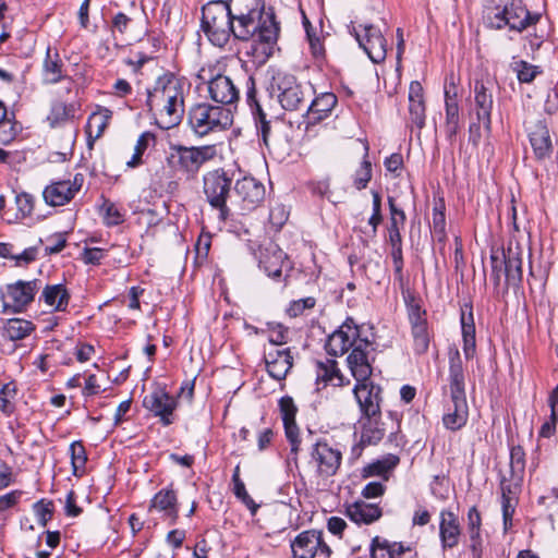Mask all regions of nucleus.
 <instances>
[{
	"mask_svg": "<svg viewBox=\"0 0 558 558\" xmlns=\"http://www.w3.org/2000/svg\"><path fill=\"white\" fill-rule=\"evenodd\" d=\"M233 31L232 35L239 40L254 38L252 54L259 62H265L274 53V48L279 36V24L276 21L272 9L266 13L253 14L251 12H231Z\"/></svg>",
	"mask_w": 558,
	"mask_h": 558,
	"instance_id": "nucleus-1",
	"label": "nucleus"
},
{
	"mask_svg": "<svg viewBox=\"0 0 558 558\" xmlns=\"http://www.w3.org/2000/svg\"><path fill=\"white\" fill-rule=\"evenodd\" d=\"M183 78L171 72L157 77L153 89L147 94V106L161 129L169 130L178 125L184 116Z\"/></svg>",
	"mask_w": 558,
	"mask_h": 558,
	"instance_id": "nucleus-2",
	"label": "nucleus"
},
{
	"mask_svg": "<svg viewBox=\"0 0 558 558\" xmlns=\"http://www.w3.org/2000/svg\"><path fill=\"white\" fill-rule=\"evenodd\" d=\"M448 381L452 405H448L447 412L442 416V423L447 429L454 432L461 429L469 417L464 369L458 350L449 355Z\"/></svg>",
	"mask_w": 558,
	"mask_h": 558,
	"instance_id": "nucleus-3",
	"label": "nucleus"
},
{
	"mask_svg": "<svg viewBox=\"0 0 558 558\" xmlns=\"http://www.w3.org/2000/svg\"><path fill=\"white\" fill-rule=\"evenodd\" d=\"M217 155L214 145L183 146L173 145L166 157V165L173 174L185 175L186 179H194L201 168Z\"/></svg>",
	"mask_w": 558,
	"mask_h": 558,
	"instance_id": "nucleus-4",
	"label": "nucleus"
},
{
	"mask_svg": "<svg viewBox=\"0 0 558 558\" xmlns=\"http://www.w3.org/2000/svg\"><path fill=\"white\" fill-rule=\"evenodd\" d=\"M232 122L233 114L229 107L209 102L195 104L187 113V123L197 136L227 130Z\"/></svg>",
	"mask_w": 558,
	"mask_h": 558,
	"instance_id": "nucleus-5",
	"label": "nucleus"
},
{
	"mask_svg": "<svg viewBox=\"0 0 558 558\" xmlns=\"http://www.w3.org/2000/svg\"><path fill=\"white\" fill-rule=\"evenodd\" d=\"M231 9L225 1L208 2L202 10V29L208 40L217 47H225L233 31Z\"/></svg>",
	"mask_w": 558,
	"mask_h": 558,
	"instance_id": "nucleus-6",
	"label": "nucleus"
},
{
	"mask_svg": "<svg viewBox=\"0 0 558 558\" xmlns=\"http://www.w3.org/2000/svg\"><path fill=\"white\" fill-rule=\"evenodd\" d=\"M40 279L16 280L0 289L2 313L21 314L28 310L41 289Z\"/></svg>",
	"mask_w": 558,
	"mask_h": 558,
	"instance_id": "nucleus-7",
	"label": "nucleus"
},
{
	"mask_svg": "<svg viewBox=\"0 0 558 558\" xmlns=\"http://www.w3.org/2000/svg\"><path fill=\"white\" fill-rule=\"evenodd\" d=\"M197 78L207 85L209 97L219 106H231L240 99V90L234 81L228 75L214 74L210 68H202Z\"/></svg>",
	"mask_w": 558,
	"mask_h": 558,
	"instance_id": "nucleus-8",
	"label": "nucleus"
},
{
	"mask_svg": "<svg viewBox=\"0 0 558 558\" xmlns=\"http://www.w3.org/2000/svg\"><path fill=\"white\" fill-rule=\"evenodd\" d=\"M231 179L227 177L223 169L208 171L203 177V191L209 205L220 213V218L226 220L229 216L227 197L230 192Z\"/></svg>",
	"mask_w": 558,
	"mask_h": 558,
	"instance_id": "nucleus-9",
	"label": "nucleus"
},
{
	"mask_svg": "<svg viewBox=\"0 0 558 558\" xmlns=\"http://www.w3.org/2000/svg\"><path fill=\"white\" fill-rule=\"evenodd\" d=\"M292 558H329L330 547L325 543L323 532L307 530L298 534L290 544Z\"/></svg>",
	"mask_w": 558,
	"mask_h": 558,
	"instance_id": "nucleus-10",
	"label": "nucleus"
},
{
	"mask_svg": "<svg viewBox=\"0 0 558 558\" xmlns=\"http://www.w3.org/2000/svg\"><path fill=\"white\" fill-rule=\"evenodd\" d=\"M342 453L338 448L331 447L327 441H317L311 451V463L319 477L328 478L339 470Z\"/></svg>",
	"mask_w": 558,
	"mask_h": 558,
	"instance_id": "nucleus-11",
	"label": "nucleus"
},
{
	"mask_svg": "<svg viewBox=\"0 0 558 558\" xmlns=\"http://www.w3.org/2000/svg\"><path fill=\"white\" fill-rule=\"evenodd\" d=\"M374 344L367 339H360L347 357L348 366L356 381L369 379L374 362Z\"/></svg>",
	"mask_w": 558,
	"mask_h": 558,
	"instance_id": "nucleus-12",
	"label": "nucleus"
},
{
	"mask_svg": "<svg viewBox=\"0 0 558 558\" xmlns=\"http://www.w3.org/2000/svg\"><path fill=\"white\" fill-rule=\"evenodd\" d=\"M360 339H362L360 328L353 318L349 317L328 337L325 350L329 355L340 356L347 353L350 348L353 349Z\"/></svg>",
	"mask_w": 558,
	"mask_h": 558,
	"instance_id": "nucleus-13",
	"label": "nucleus"
},
{
	"mask_svg": "<svg viewBox=\"0 0 558 558\" xmlns=\"http://www.w3.org/2000/svg\"><path fill=\"white\" fill-rule=\"evenodd\" d=\"M246 102L251 108L257 132L262 136L263 143L269 146L272 129L276 124H279V121L276 118L268 119L267 113L257 100L256 84L253 76H248L246 80Z\"/></svg>",
	"mask_w": 558,
	"mask_h": 558,
	"instance_id": "nucleus-14",
	"label": "nucleus"
},
{
	"mask_svg": "<svg viewBox=\"0 0 558 558\" xmlns=\"http://www.w3.org/2000/svg\"><path fill=\"white\" fill-rule=\"evenodd\" d=\"M363 34L354 31L360 47L365 51L374 63L385 61L387 56V40L381 31L373 24L361 25Z\"/></svg>",
	"mask_w": 558,
	"mask_h": 558,
	"instance_id": "nucleus-15",
	"label": "nucleus"
},
{
	"mask_svg": "<svg viewBox=\"0 0 558 558\" xmlns=\"http://www.w3.org/2000/svg\"><path fill=\"white\" fill-rule=\"evenodd\" d=\"M278 100L286 110H298L305 105V90L293 75H278L276 78Z\"/></svg>",
	"mask_w": 558,
	"mask_h": 558,
	"instance_id": "nucleus-16",
	"label": "nucleus"
},
{
	"mask_svg": "<svg viewBox=\"0 0 558 558\" xmlns=\"http://www.w3.org/2000/svg\"><path fill=\"white\" fill-rule=\"evenodd\" d=\"M143 407L158 416L165 426L173 423V411L177 408L175 399L165 388L157 387L143 399Z\"/></svg>",
	"mask_w": 558,
	"mask_h": 558,
	"instance_id": "nucleus-17",
	"label": "nucleus"
},
{
	"mask_svg": "<svg viewBox=\"0 0 558 558\" xmlns=\"http://www.w3.org/2000/svg\"><path fill=\"white\" fill-rule=\"evenodd\" d=\"M258 252L259 267L268 277L281 278L283 268L289 266L287 254L272 241L262 244Z\"/></svg>",
	"mask_w": 558,
	"mask_h": 558,
	"instance_id": "nucleus-18",
	"label": "nucleus"
},
{
	"mask_svg": "<svg viewBox=\"0 0 558 558\" xmlns=\"http://www.w3.org/2000/svg\"><path fill=\"white\" fill-rule=\"evenodd\" d=\"M83 175L76 174L74 180H62L46 186L43 196L50 206H63L69 203L80 191L83 183Z\"/></svg>",
	"mask_w": 558,
	"mask_h": 558,
	"instance_id": "nucleus-19",
	"label": "nucleus"
},
{
	"mask_svg": "<svg viewBox=\"0 0 558 558\" xmlns=\"http://www.w3.org/2000/svg\"><path fill=\"white\" fill-rule=\"evenodd\" d=\"M381 388L369 379L356 381L353 389L363 416H380Z\"/></svg>",
	"mask_w": 558,
	"mask_h": 558,
	"instance_id": "nucleus-20",
	"label": "nucleus"
},
{
	"mask_svg": "<svg viewBox=\"0 0 558 558\" xmlns=\"http://www.w3.org/2000/svg\"><path fill=\"white\" fill-rule=\"evenodd\" d=\"M234 194L243 210H252L264 201L265 186L252 177H244L235 182Z\"/></svg>",
	"mask_w": 558,
	"mask_h": 558,
	"instance_id": "nucleus-21",
	"label": "nucleus"
},
{
	"mask_svg": "<svg viewBox=\"0 0 558 558\" xmlns=\"http://www.w3.org/2000/svg\"><path fill=\"white\" fill-rule=\"evenodd\" d=\"M458 88L454 85L453 76L446 78L445 82V108H446V124L445 130L447 136L451 140L456 136L459 130V104H458Z\"/></svg>",
	"mask_w": 558,
	"mask_h": 558,
	"instance_id": "nucleus-22",
	"label": "nucleus"
},
{
	"mask_svg": "<svg viewBox=\"0 0 558 558\" xmlns=\"http://www.w3.org/2000/svg\"><path fill=\"white\" fill-rule=\"evenodd\" d=\"M267 372L276 380H283L293 365L290 349H276L265 352Z\"/></svg>",
	"mask_w": 558,
	"mask_h": 558,
	"instance_id": "nucleus-23",
	"label": "nucleus"
},
{
	"mask_svg": "<svg viewBox=\"0 0 558 558\" xmlns=\"http://www.w3.org/2000/svg\"><path fill=\"white\" fill-rule=\"evenodd\" d=\"M317 389L331 385L333 387H343L350 384V380L343 376L336 360L326 359L315 363Z\"/></svg>",
	"mask_w": 558,
	"mask_h": 558,
	"instance_id": "nucleus-24",
	"label": "nucleus"
},
{
	"mask_svg": "<svg viewBox=\"0 0 558 558\" xmlns=\"http://www.w3.org/2000/svg\"><path fill=\"white\" fill-rule=\"evenodd\" d=\"M154 510L162 513V518L169 519L171 523H175L179 517V502L172 487H166L156 493L149 506V511Z\"/></svg>",
	"mask_w": 558,
	"mask_h": 558,
	"instance_id": "nucleus-25",
	"label": "nucleus"
},
{
	"mask_svg": "<svg viewBox=\"0 0 558 558\" xmlns=\"http://www.w3.org/2000/svg\"><path fill=\"white\" fill-rule=\"evenodd\" d=\"M529 137L535 157L538 160L549 158L553 153V142L547 125L538 120L529 128Z\"/></svg>",
	"mask_w": 558,
	"mask_h": 558,
	"instance_id": "nucleus-26",
	"label": "nucleus"
},
{
	"mask_svg": "<svg viewBox=\"0 0 558 558\" xmlns=\"http://www.w3.org/2000/svg\"><path fill=\"white\" fill-rule=\"evenodd\" d=\"M425 111L423 86L418 81H413L409 87V114L411 123L418 130H422L425 125Z\"/></svg>",
	"mask_w": 558,
	"mask_h": 558,
	"instance_id": "nucleus-27",
	"label": "nucleus"
},
{
	"mask_svg": "<svg viewBox=\"0 0 558 558\" xmlns=\"http://www.w3.org/2000/svg\"><path fill=\"white\" fill-rule=\"evenodd\" d=\"M345 514L359 525H368L377 521L383 515V511L376 504L356 500L345 507Z\"/></svg>",
	"mask_w": 558,
	"mask_h": 558,
	"instance_id": "nucleus-28",
	"label": "nucleus"
},
{
	"mask_svg": "<svg viewBox=\"0 0 558 558\" xmlns=\"http://www.w3.org/2000/svg\"><path fill=\"white\" fill-rule=\"evenodd\" d=\"M461 527L458 517L449 510L440 512L439 537L444 548H453L459 544Z\"/></svg>",
	"mask_w": 558,
	"mask_h": 558,
	"instance_id": "nucleus-29",
	"label": "nucleus"
},
{
	"mask_svg": "<svg viewBox=\"0 0 558 558\" xmlns=\"http://www.w3.org/2000/svg\"><path fill=\"white\" fill-rule=\"evenodd\" d=\"M505 277L508 286H519L522 281V250L519 245H509L502 250Z\"/></svg>",
	"mask_w": 558,
	"mask_h": 558,
	"instance_id": "nucleus-30",
	"label": "nucleus"
},
{
	"mask_svg": "<svg viewBox=\"0 0 558 558\" xmlns=\"http://www.w3.org/2000/svg\"><path fill=\"white\" fill-rule=\"evenodd\" d=\"M505 13L509 28L517 32L526 29L538 20L537 15H532L518 0L505 4Z\"/></svg>",
	"mask_w": 558,
	"mask_h": 558,
	"instance_id": "nucleus-31",
	"label": "nucleus"
},
{
	"mask_svg": "<svg viewBox=\"0 0 558 558\" xmlns=\"http://www.w3.org/2000/svg\"><path fill=\"white\" fill-rule=\"evenodd\" d=\"M474 101L477 121L482 122L487 131H490L493 95L483 82L476 81L474 84Z\"/></svg>",
	"mask_w": 558,
	"mask_h": 558,
	"instance_id": "nucleus-32",
	"label": "nucleus"
},
{
	"mask_svg": "<svg viewBox=\"0 0 558 558\" xmlns=\"http://www.w3.org/2000/svg\"><path fill=\"white\" fill-rule=\"evenodd\" d=\"M41 294L39 301H43L48 307L54 312H65L69 302L70 293L66 287L62 283L41 286Z\"/></svg>",
	"mask_w": 558,
	"mask_h": 558,
	"instance_id": "nucleus-33",
	"label": "nucleus"
},
{
	"mask_svg": "<svg viewBox=\"0 0 558 558\" xmlns=\"http://www.w3.org/2000/svg\"><path fill=\"white\" fill-rule=\"evenodd\" d=\"M461 328L463 338V353L466 360L475 354V325L473 318V307L471 304H464L461 308Z\"/></svg>",
	"mask_w": 558,
	"mask_h": 558,
	"instance_id": "nucleus-34",
	"label": "nucleus"
},
{
	"mask_svg": "<svg viewBox=\"0 0 558 558\" xmlns=\"http://www.w3.org/2000/svg\"><path fill=\"white\" fill-rule=\"evenodd\" d=\"M64 77V63L59 52L49 47L43 62V82L45 84H56Z\"/></svg>",
	"mask_w": 558,
	"mask_h": 558,
	"instance_id": "nucleus-35",
	"label": "nucleus"
},
{
	"mask_svg": "<svg viewBox=\"0 0 558 558\" xmlns=\"http://www.w3.org/2000/svg\"><path fill=\"white\" fill-rule=\"evenodd\" d=\"M338 102L333 93H323L317 96L307 109V118L311 123H317L327 118Z\"/></svg>",
	"mask_w": 558,
	"mask_h": 558,
	"instance_id": "nucleus-36",
	"label": "nucleus"
},
{
	"mask_svg": "<svg viewBox=\"0 0 558 558\" xmlns=\"http://www.w3.org/2000/svg\"><path fill=\"white\" fill-rule=\"evenodd\" d=\"M482 518L476 507L468 511V532L470 535V548L474 558L482 557V537H481Z\"/></svg>",
	"mask_w": 558,
	"mask_h": 558,
	"instance_id": "nucleus-37",
	"label": "nucleus"
},
{
	"mask_svg": "<svg viewBox=\"0 0 558 558\" xmlns=\"http://www.w3.org/2000/svg\"><path fill=\"white\" fill-rule=\"evenodd\" d=\"M76 105L74 102H63L56 100L52 102L50 111L47 116V122L51 128L64 125L72 121L75 117Z\"/></svg>",
	"mask_w": 558,
	"mask_h": 558,
	"instance_id": "nucleus-38",
	"label": "nucleus"
},
{
	"mask_svg": "<svg viewBox=\"0 0 558 558\" xmlns=\"http://www.w3.org/2000/svg\"><path fill=\"white\" fill-rule=\"evenodd\" d=\"M35 330V325L27 319L10 318L2 327V336L11 341L23 340Z\"/></svg>",
	"mask_w": 558,
	"mask_h": 558,
	"instance_id": "nucleus-39",
	"label": "nucleus"
},
{
	"mask_svg": "<svg viewBox=\"0 0 558 558\" xmlns=\"http://www.w3.org/2000/svg\"><path fill=\"white\" fill-rule=\"evenodd\" d=\"M386 429L379 416H364L362 422V445H377L385 436Z\"/></svg>",
	"mask_w": 558,
	"mask_h": 558,
	"instance_id": "nucleus-40",
	"label": "nucleus"
},
{
	"mask_svg": "<svg viewBox=\"0 0 558 558\" xmlns=\"http://www.w3.org/2000/svg\"><path fill=\"white\" fill-rule=\"evenodd\" d=\"M405 548L400 543H389L376 536L372 541L371 557L372 558H401L405 553Z\"/></svg>",
	"mask_w": 558,
	"mask_h": 558,
	"instance_id": "nucleus-41",
	"label": "nucleus"
},
{
	"mask_svg": "<svg viewBox=\"0 0 558 558\" xmlns=\"http://www.w3.org/2000/svg\"><path fill=\"white\" fill-rule=\"evenodd\" d=\"M388 205L390 211L388 242L396 244V242H402L400 230L403 228L407 217L405 213L397 207L393 197H388Z\"/></svg>",
	"mask_w": 558,
	"mask_h": 558,
	"instance_id": "nucleus-42",
	"label": "nucleus"
},
{
	"mask_svg": "<svg viewBox=\"0 0 558 558\" xmlns=\"http://www.w3.org/2000/svg\"><path fill=\"white\" fill-rule=\"evenodd\" d=\"M399 461V457L396 454H387L383 459L376 460L366 465L363 470V475L365 477L380 476L384 481H387L388 474L398 465Z\"/></svg>",
	"mask_w": 558,
	"mask_h": 558,
	"instance_id": "nucleus-43",
	"label": "nucleus"
},
{
	"mask_svg": "<svg viewBox=\"0 0 558 558\" xmlns=\"http://www.w3.org/2000/svg\"><path fill=\"white\" fill-rule=\"evenodd\" d=\"M110 118L111 111L106 108H100L96 112H93L86 125L88 136L94 140L99 138L108 126Z\"/></svg>",
	"mask_w": 558,
	"mask_h": 558,
	"instance_id": "nucleus-44",
	"label": "nucleus"
},
{
	"mask_svg": "<svg viewBox=\"0 0 558 558\" xmlns=\"http://www.w3.org/2000/svg\"><path fill=\"white\" fill-rule=\"evenodd\" d=\"M404 300L411 327L416 325H426V311L422 307L421 300L413 294H408L404 296Z\"/></svg>",
	"mask_w": 558,
	"mask_h": 558,
	"instance_id": "nucleus-45",
	"label": "nucleus"
},
{
	"mask_svg": "<svg viewBox=\"0 0 558 558\" xmlns=\"http://www.w3.org/2000/svg\"><path fill=\"white\" fill-rule=\"evenodd\" d=\"M512 71L517 74V78L522 84L532 83L537 75L542 73L539 66L529 63L524 60L514 61L511 64Z\"/></svg>",
	"mask_w": 558,
	"mask_h": 558,
	"instance_id": "nucleus-46",
	"label": "nucleus"
},
{
	"mask_svg": "<svg viewBox=\"0 0 558 558\" xmlns=\"http://www.w3.org/2000/svg\"><path fill=\"white\" fill-rule=\"evenodd\" d=\"M70 454L73 474L78 476L84 472L87 462L86 450L82 441H73L70 445Z\"/></svg>",
	"mask_w": 558,
	"mask_h": 558,
	"instance_id": "nucleus-47",
	"label": "nucleus"
},
{
	"mask_svg": "<svg viewBox=\"0 0 558 558\" xmlns=\"http://www.w3.org/2000/svg\"><path fill=\"white\" fill-rule=\"evenodd\" d=\"M364 157L361 162L360 168L355 171L353 177V184L357 190H363L367 186L368 182L372 179V163L367 159L368 157V145L366 144L364 147Z\"/></svg>",
	"mask_w": 558,
	"mask_h": 558,
	"instance_id": "nucleus-48",
	"label": "nucleus"
},
{
	"mask_svg": "<svg viewBox=\"0 0 558 558\" xmlns=\"http://www.w3.org/2000/svg\"><path fill=\"white\" fill-rule=\"evenodd\" d=\"M227 5L232 12L266 13L264 0H228Z\"/></svg>",
	"mask_w": 558,
	"mask_h": 558,
	"instance_id": "nucleus-49",
	"label": "nucleus"
},
{
	"mask_svg": "<svg viewBox=\"0 0 558 558\" xmlns=\"http://www.w3.org/2000/svg\"><path fill=\"white\" fill-rule=\"evenodd\" d=\"M15 396L16 386L13 383L5 384L0 389V411L7 416L11 415L15 410Z\"/></svg>",
	"mask_w": 558,
	"mask_h": 558,
	"instance_id": "nucleus-50",
	"label": "nucleus"
},
{
	"mask_svg": "<svg viewBox=\"0 0 558 558\" xmlns=\"http://www.w3.org/2000/svg\"><path fill=\"white\" fill-rule=\"evenodd\" d=\"M15 206L16 214L15 217L17 219H24L29 217L33 214L35 206V198L32 194L26 192H21L15 196Z\"/></svg>",
	"mask_w": 558,
	"mask_h": 558,
	"instance_id": "nucleus-51",
	"label": "nucleus"
},
{
	"mask_svg": "<svg viewBox=\"0 0 558 558\" xmlns=\"http://www.w3.org/2000/svg\"><path fill=\"white\" fill-rule=\"evenodd\" d=\"M524 475L511 474L509 477L504 476L500 481L501 497H518Z\"/></svg>",
	"mask_w": 558,
	"mask_h": 558,
	"instance_id": "nucleus-52",
	"label": "nucleus"
},
{
	"mask_svg": "<svg viewBox=\"0 0 558 558\" xmlns=\"http://www.w3.org/2000/svg\"><path fill=\"white\" fill-rule=\"evenodd\" d=\"M412 335L414 339V350L417 354H423L428 350L429 335L426 325H416L412 327Z\"/></svg>",
	"mask_w": 558,
	"mask_h": 558,
	"instance_id": "nucleus-53",
	"label": "nucleus"
},
{
	"mask_svg": "<svg viewBox=\"0 0 558 558\" xmlns=\"http://www.w3.org/2000/svg\"><path fill=\"white\" fill-rule=\"evenodd\" d=\"M525 452L521 446H514L510 450V473L524 475Z\"/></svg>",
	"mask_w": 558,
	"mask_h": 558,
	"instance_id": "nucleus-54",
	"label": "nucleus"
},
{
	"mask_svg": "<svg viewBox=\"0 0 558 558\" xmlns=\"http://www.w3.org/2000/svg\"><path fill=\"white\" fill-rule=\"evenodd\" d=\"M34 512L37 517V522L40 526H46L48 521L51 520L53 513L52 501L41 499L34 504Z\"/></svg>",
	"mask_w": 558,
	"mask_h": 558,
	"instance_id": "nucleus-55",
	"label": "nucleus"
},
{
	"mask_svg": "<svg viewBox=\"0 0 558 558\" xmlns=\"http://www.w3.org/2000/svg\"><path fill=\"white\" fill-rule=\"evenodd\" d=\"M492 278L495 287L501 281V275L505 274V262L502 251H493L490 254Z\"/></svg>",
	"mask_w": 558,
	"mask_h": 558,
	"instance_id": "nucleus-56",
	"label": "nucleus"
},
{
	"mask_svg": "<svg viewBox=\"0 0 558 558\" xmlns=\"http://www.w3.org/2000/svg\"><path fill=\"white\" fill-rule=\"evenodd\" d=\"M391 246V258L395 267V278L400 283L403 282V256L402 242L389 243Z\"/></svg>",
	"mask_w": 558,
	"mask_h": 558,
	"instance_id": "nucleus-57",
	"label": "nucleus"
},
{
	"mask_svg": "<svg viewBox=\"0 0 558 558\" xmlns=\"http://www.w3.org/2000/svg\"><path fill=\"white\" fill-rule=\"evenodd\" d=\"M279 410L283 423L295 421L298 408L290 396H284L279 400Z\"/></svg>",
	"mask_w": 558,
	"mask_h": 558,
	"instance_id": "nucleus-58",
	"label": "nucleus"
},
{
	"mask_svg": "<svg viewBox=\"0 0 558 558\" xmlns=\"http://www.w3.org/2000/svg\"><path fill=\"white\" fill-rule=\"evenodd\" d=\"M283 426L286 437L291 445V456H293V459L295 460L301 445V440L299 437V427L295 421L290 423H283Z\"/></svg>",
	"mask_w": 558,
	"mask_h": 558,
	"instance_id": "nucleus-59",
	"label": "nucleus"
},
{
	"mask_svg": "<svg viewBox=\"0 0 558 558\" xmlns=\"http://www.w3.org/2000/svg\"><path fill=\"white\" fill-rule=\"evenodd\" d=\"M518 505V497H501L502 519L505 530L512 526V517Z\"/></svg>",
	"mask_w": 558,
	"mask_h": 558,
	"instance_id": "nucleus-60",
	"label": "nucleus"
},
{
	"mask_svg": "<svg viewBox=\"0 0 558 558\" xmlns=\"http://www.w3.org/2000/svg\"><path fill=\"white\" fill-rule=\"evenodd\" d=\"M316 300L312 296L292 301L287 310L290 317H298L304 313L305 310L313 308Z\"/></svg>",
	"mask_w": 558,
	"mask_h": 558,
	"instance_id": "nucleus-61",
	"label": "nucleus"
},
{
	"mask_svg": "<svg viewBox=\"0 0 558 558\" xmlns=\"http://www.w3.org/2000/svg\"><path fill=\"white\" fill-rule=\"evenodd\" d=\"M16 135L14 124L11 120L4 119L0 122V143L7 145L11 143Z\"/></svg>",
	"mask_w": 558,
	"mask_h": 558,
	"instance_id": "nucleus-62",
	"label": "nucleus"
},
{
	"mask_svg": "<svg viewBox=\"0 0 558 558\" xmlns=\"http://www.w3.org/2000/svg\"><path fill=\"white\" fill-rule=\"evenodd\" d=\"M133 22V19L126 14L119 12L112 19V32L119 34H125Z\"/></svg>",
	"mask_w": 558,
	"mask_h": 558,
	"instance_id": "nucleus-63",
	"label": "nucleus"
},
{
	"mask_svg": "<svg viewBox=\"0 0 558 558\" xmlns=\"http://www.w3.org/2000/svg\"><path fill=\"white\" fill-rule=\"evenodd\" d=\"M386 486L383 482H369L362 490V496L366 499L377 498L385 493Z\"/></svg>",
	"mask_w": 558,
	"mask_h": 558,
	"instance_id": "nucleus-64",
	"label": "nucleus"
}]
</instances>
